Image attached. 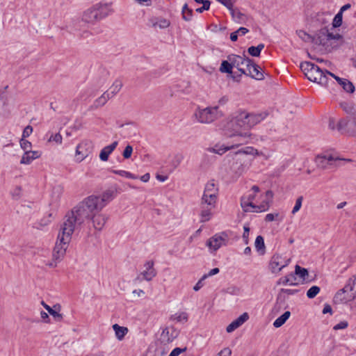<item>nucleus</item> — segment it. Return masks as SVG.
<instances>
[{"mask_svg": "<svg viewBox=\"0 0 356 356\" xmlns=\"http://www.w3.org/2000/svg\"><path fill=\"white\" fill-rule=\"evenodd\" d=\"M105 206L104 202H80L77 206L65 215V218H67L73 213V217L76 220L74 228L76 225L82 224L86 219L91 218L95 229L100 231L104 227L107 218L99 213Z\"/></svg>", "mask_w": 356, "mask_h": 356, "instance_id": "f257e3e1", "label": "nucleus"}, {"mask_svg": "<svg viewBox=\"0 0 356 356\" xmlns=\"http://www.w3.org/2000/svg\"><path fill=\"white\" fill-rule=\"evenodd\" d=\"M73 213L67 218H65L60 225L58 234L57 241L52 252V259L47 265L50 268H55L64 258L66 250L72 241V236L74 232V220Z\"/></svg>", "mask_w": 356, "mask_h": 356, "instance_id": "f03ea898", "label": "nucleus"}, {"mask_svg": "<svg viewBox=\"0 0 356 356\" xmlns=\"http://www.w3.org/2000/svg\"><path fill=\"white\" fill-rule=\"evenodd\" d=\"M356 288V274L348 279L344 287L339 290L334 296V304L341 305L353 301L356 298L355 293H349L348 291H353Z\"/></svg>", "mask_w": 356, "mask_h": 356, "instance_id": "7ed1b4c3", "label": "nucleus"}, {"mask_svg": "<svg viewBox=\"0 0 356 356\" xmlns=\"http://www.w3.org/2000/svg\"><path fill=\"white\" fill-rule=\"evenodd\" d=\"M342 161L350 162L351 159H341L332 154L318 155L315 159V163L318 168L332 170L339 167Z\"/></svg>", "mask_w": 356, "mask_h": 356, "instance_id": "20e7f679", "label": "nucleus"}, {"mask_svg": "<svg viewBox=\"0 0 356 356\" xmlns=\"http://www.w3.org/2000/svg\"><path fill=\"white\" fill-rule=\"evenodd\" d=\"M229 140V145L232 149L237 148L243 145L248 144L252 138V134L248 131H235L234 132H227L225 135Z\"/></svg>", "mask_w": 356, "mask_h": 356, "instance_id": "39448f33", "label": "nucleus"}, {"mask_svg": "<svg viewBox=\"0 0 356 356\" xmlns=\"http://www.w3.org/2000/svg\"><path fill=\"white\" fill-rule=\"evenodd\" d=\"M196 120L203 124H209L216 120L219 116L218 107H207L199 108L195 113Z\"/></svg>", "mask_w": 356, "mask_h": 356, "instance_id": "423d86ee", "label": "nucleus"}, {"mask_svg": "<svg viewBox=\"0 0 356 356\" xmlns=\"http://www.w3.org/2000/svg\"><path fill=\"white\" fill-rule=\"evenodd\" d=\"M234 163L232 168L239 175L246 172L251 165V160L242 154V151L238 150L233 155Z\"/></svg>", "mask_w": 356, "mask_h": 356, "instance_id": "0eeeda50", "label": "nucleus"}, {"mask_svg": "<svg viewBox=\"0 0 356 356\" xmlns=\"http://www.w3.org/2000/svg\"><path fill=\"white\" fill-rule=\"evenodd\" d=\"M337 127L341 134L356 137V113L346 118L341 119L338 122Z\"/></svg>", "mask_w": 356, "mask_h": 356, "instance_id": "6e6552de", "label": "nucleus"}, {"mask_svg": "<svg viewBox=\"0 0 356 356\" xmlns=\"http://www.w3.org/2000/svg\"><path fill=\"white\" fill-rule=\"evenodd\" d=\"M229 234L227 232H221L214 234L207 240L206 245L211 251H216L222 246L226 245L229 241Z\"/></svg>", "mask_w": 356, "mask_h": 356, "instance_id": "1a4fd4ad", "label": "nucleus"}, {"mask_svg": "<svg viewBox=\"0 0 356 356\" xmlns=\"http://www.w3.org/2000/svg\"><path fill=\"white\" fill-rule=\"evenodd\" d=\"M48 208L44 209L43 212L47 216H44L35 223L33 227L35 229H42L49 225L56 218L58 210L57 206L50 203L48 204Z\"/></svg>", "mask_w": 356, "mask_h": 356, "instance_id": "9d476101", "label": "nucleus"}, {"mask_svg": "<svg viewBox=\"0 0 356 356\" xmlns=\"http://www.w3.org/2000/svg\"><path fill=\"white\" fill-rule=\"evenodd\" d=\"M227 59L232 62L234 67H236L241 74H247L246 68L250 63V58L245 56L231 54L227 56Z\"/></svg>", "mask_w": 356, "mask_h": 356, "instance_id": "9b49d317", "label": "nucleus"}, {"mask_svg": "<svg viewBox=\"0 0 356 356\" xmlns=\"http://www.w3.org/2000/svg\"><path fill=\"white\" fill-rule=\"evenodd\" d=\"M290 262V259H286L281 254H274L269 264V268L272 273H277L287 266Z\"/></svg>", "mask_w": 356, "mask_h": 356, "instance_id": "f8f14e48", "label": "nucleus"}, {"mask_svg": "<svg viewBox=\"0 0 356 356\" xmlns=\"http://www.w3.org/2000/svg\"><path fill=\"white\" fill-rule=\"evenodd\" d=\"M241 206L245 212H263L267 211L270 205L268 202H241Z\"/></svg>", "mask_w": 356, "mask_h": 356, "instance_id": "ddd939ff", "label": "nucleus"}, {"mask_svg": "<svg viewBox=\"0 0 356 356\" xmlns=\"http://www.w3.org/2000/svg\"><path fill=\"white\" fill-rule=\"evenodd\" d=\"M326 71L327 70H321L318 65H314L307 78L311 81L316 82L321 85H325L327 81V75H328Z\"/></svg>", "mask_w": 356, "mask_h": 356, "instance_id": "4468645a", "label": "nucleus"}, {"mask_svg": "<svg viewBox=\"0 0 356 356\" xmlns=\"http://www.w3.org/2000/svg\"><path fill=\"white\" fill-rule=\"evenodd\" d=\"M184 156L181 153H177L173 155L169 154L163 162L166 164L168 174L172 172L182 162Z\"/></svg>", "mask_w": 356, "mask_h": 356, "instance_id": "2eb2a0df", "label": "nucleus"}, {"mask_svg": "<svg viewBox=\"0 0 356 356\" xmlns=\"http://www.w3.org/2000/svg\"><path fill=\"white\" fill-rule=\"evenodd\" d=\"M218 188L213 180L209 181L204 188L202 200H208V199H216L218 197Z\"/></svg>", "mask_w": 356, "mask_h": 356, "instance_id": "dca6fc26", "label": "nucleus"}, {"mask_svg": "<svg viewBox=\"0 0 356 356\" xmlns=\"http://www.w3.org/2000/svg\"><path fill=\"white\" fill-rule=\"evenodd\" d=\"M154 265V263L153 261H149L147 263H145V264L144 265L145 269L138 277V279L140 280H151L155 276Z\"/></svg>", "mask_w": 356, "mask_h": 356, "instance_id": "f3484780", "label": "nucleus"}, {"mask_svg": "<svg viewBox=\"0 0 356 356\" xmlns=\"http://www.w3.org/2000/svg\"><path fill=\"white\" fill-rule=\"evenodd\" d=\"M246 70L247 74L245 75H249L252 79L262 80L264 78L260 67L253 63L252 60H250V65L247 67Z\"/></svg>", "mask_w": 356, "mask_h": 356, "instance_id": "a211bd4d", "label": "nucleus"}, {"mask_svg": "<svg viewBox=\"0 0 356 356\" xmlns=\"http://www.w3.org/2000/svg\"><path fill=\"white\" fill-rule=\"evenodd\" d=\"M248 122V113L245 111L239 112L234 117V122L236 123L237 127H241V129H250Z\"/></svg>", "mask_w": 356, "mask_h": 356, "instance_id": "6ab92c4d", "label": "nucleus"}, {"mask_svg": "<svg viewBox=\"0 0 356 356\" xmlns=\"http://www.w3.org/2000/svg\"><path fill=\"white\" fill-rule=\"evenodd\" d=\"M179 335V331L173 327L165 328L161 334V340L164 343H170L176 339Z\"/></svg>", "mask_w": 356, "mask_h": 356, "instance_id": "aec40b11", "label": "nucleus"}, {"mask_svg": "<svg viewBox=\"0 0 356 356\" xmlns=\"http://www.w3.org/2000/svg\"><path fill=\"white\" fill-rule=\"evenodd\" d=\"M326 72L329 76L333 77L347 92L353 93L355 91V86L351 81L340 78L329 71H326Z\"/></svg>", "mask_w": 356, "mask_h": 356, "instance_id": "412c9836", "label": "nucleus"}, {"mask_svg": "<svg viewBox=\"0 0 356 356\" xmlns=\"http://www.w3.org/2000/svg\"><path fill=\"white\" fill-rule=\"evenodd\" d=\"M82 20L88 24H94L95 22L100 20L97 11L95 8L94 6L83 13Z\"/></svg>", "mask_w": 356, "mask_h": 356, "instance_id": "4be33fe9", "label": "nucleus"}, {"mask_svg": "<svg viewBox=\"0 0 356 356\" xmlns=\"http://www.w3.org/2000/svg\"><path fill=\"white\" fill-rule=\"evenodd\" d=\"M328 35V30L326 29H322L313 37L312 42L316 44L325 46L329 41Z\"/></svg>", "mask_w": 356, "mask_h": 356, "instance_id": "5701e85b", "label": "nucleus"}, {"mask_svg": "<svg viewBox=\"0 0 356 356\" xmlns=\"http://www.w3.org/2000/svg\"><path fill=\"white\" fill-rule=\"evenodd\" d=\"M8 97L4 90H0V113L4 117H8L10 110L8 108Z\"/></svg>", "mask_w": 356, "mask_h": 356, "instance_id": "b1692460", "label": "nucleus"}, {"mask_svg": "<svg viewBox=\"0 0 356 356\" xmlns=\"http://www.w3.org/2000/svg\"><path fill=\"white\" fill-rule=\"evenodd\" d=\"M249 318L248 313L245 312L232 321L226 328V331L229 333L233 332L241 325H243Z\"/></svg>", "mask_w": 356, "mask_h": 356, "instance_id": "393cba45", "label": "nucleus"}, {"mask_svg": "<svg viewBox=\"0 0 356 356\" xmlns=\"http://www.w3.org/2000/svg\"><path fill=\"white\" fill-rule=\"evenodd\" d=\"M267 116L266 113H248V120L250 129L264 120Z\"/></svg>", "mask_w": 356, "mask_h": 356, "instance_id": "a878e982", "label": "nucleus"}, {"mask_svg": "<svg viewBox=\"0 0 356 356\" xmlns=\"http://www.w3.org/2000/svg\"><path fill=\"white\" fill-rule=\"evenodd\" d=\"M41 152L39 151H28L23 154L20 163L30 164L34 159L40 157Z\"/></svg>", "mask_w": 356, "mask_h": 356, "instance_id": "bb28decb", "label": "nucleus"}, {"mask_svg": "<svg viewBox=\"0 0 356 356\" xmlns=\"http://www.w3.org/2000/svg\"><path fill=\"white\" fill-rule=\"evenodd\" d=\"M214 207V202H203L202 204V221L205 222L209 220L210 210Z\"/></svg>", "mask_w": 356, "mask_h": 356, "instance_id": "cd10ccee", "label": "nucleus"}, {"mask_svg": "<svg viewBox=\"0 0 356 356\" xmlns=\"http://www.w3.org/2000/svg\"><path fill=\"white\" fill-rule=\"evenodd\" d=\"M94 7L97 10L100 19L107 17L112 12L109 5L106 3H97L95 5Z\"/></svg>", "mask_w": 356, "mask_h": 356, "instance_id": "c85d7f7f", "label": "nucleus"}, {"mask_svg": "<svg viewBox=\"0 0 356 356\" xmlns=\"http://www.w3.org/2000/svg\"><path fill=\"white\" fill-rule=\"evenodd\" d=\"M118 143L114 141L111 145L104 147L100 152L99 158L103 161H106L108 159L109 154L116 148Z\"/></svg>", "mask_w": 356, "mask_h": 356, "instance_id": "c756f323", "label": "nucleus"}, {"mask_svg": "<svg viewBox=\"0 0 356 356\" xmlns=\"http://www.w3.org/2000/svg\"><path fill=\"white\" fill-rule=\"evenodd\" d=\"M112 327L115 332L116 338L119 341H122L129 332V330L127 327L120 326L117 323L113 325Z\"/></svg>", "mask_w": 356, "mask_h": 356, "instance_id": "7c9ffc66", "label": "nucleus"}, {"mask_svg": "<svg viewBox=\"0 0 356 356\" xmlns=\"http://www.w3.org/2000/svg\"><path fill=\"white\" fill-rule=\"evenodd\" d=\"M232 149L230 145H229V143H223V144H220V143H218V144H216L211 149V152H213L215 154H220V155H222L223 154H225L226 152H227L228 150H230Z\"/></svg>", "mask_w": 356, "mask_h": 356, "instance_id": "2f4dec72", "label": "nucleus"}, {"mask_svg": "<svg viewBox=\"0 0 356 356\" xmlns=\"http://www.w3.org/2000/svg\"><path fill=\"white\" fill-rule=\"evenodd\" d=\"M296 277L295 275H293V273H291L286 276L281 277L278 280L277 284L295 286V285H297V283L296 282Z\"/></svg>", "mask_w": 356, "mask_h": 356, "instance_id": "473e14b6", "label": "nucleus"}, {"mask_svg": "<svg viewBox=\"0 0 356 356\" xmlns=\"http://www.w3.org/2000/svg\"><path fill=\"white\" fill-rule=\"evenodd\" d=\"M188 314L184 312H178L171 316L170 320L177 323H185L188 321Z\"/></svg>", "mask_w": 356, "mask_h": 356, "instance_id": "72a5a7b5", "label": "nucleus"}, {"mask_svg": "<svg viewBox=\"0 0 356 356\" xmlns=\"http://www.w3.org/2000/svg\"><path fill=\"white\" fill-rule=\"evenodd\" d=\"M290 316H291V312L289 311L285 312L282 315H281L280 317H278L273 322V326L277 328L281 327L289 319Z\"/></svg>", "mask_w": 356, "mask_h": 356, "instance_id": "f704fd0d", "label": "nucleus"}, {"mask_svg": "<svg viewBox=\"0 0 356 356\" xmlns=\"http://www.w3.org/2000/svg\"><path fill=\"white\" fill-rule=\"evenodd\" d=\"M234 118L228 121L225 126L224 131L225 135L227 134V132H234L235 131H241V127H237L236 123L234 122Z\"/></svg>", "mask_w": 356, "mask_h": 356, "instance_id": "c9c22d12", "label": "nucleus"}, {"mask_svg": "<svg viewBox=\"0 0 356 356\" xmlns=\"http://www.w3.org/2000/svg\"><path fill=\"white\" fill-rule=\"evenodd\" d=\"M233 67L234 66L232 65V62L227 59V60H222L220 67V71L222 73L232 74Z\"/></svg>", "mask_w": 356, "mask_h": 356, "instance_id": "e433bc0d", "label": "nucleus"}, {"mask_svg": "<svg viewBox=\"0 0 356 356\" xmlns=\"http://www.w3.org/2000/svg\"><path fill=\"white\" fill-rule=\"evenodd\" d=\"M264 48V44H259L257 47L251 46L248 48V53L252 56H259L261 50Z\"/></svg>", "mask_w": 356, "mask_h": 356, "instance_id": "4c0bfd02", "label": "nucleus"}, {"mask_svg": "<svg viewBox=\"0 0 356 356\" xmlns=\"http://www.w3.org/2000/svg\"><path fill=\"white\" fill-rule=\"evenodd\" d=\"M106 102L104 96L101 95L99 97L95 100L94 103L90 106L88 109L90 111H94L101 106H103L106 104Z\"/></svg>", "mask_w": 356, "mask_h": 356, "instance_id": "58836bf2", "label": "nucleus"}, {"mask_svg": "<svg viewBox=\"0 0 356 356\" xmlns=\"http://www.w3.org/2000/svg\"><path fill=\"white\" fill-rule=\"evenodd\" d=\"M86 145V144H85V145ZM83 145H84V143H81L79 145H78L76 147V155L77 156L76 159L79 160V161H83L88 156L87 152H83L82 150Z\"/></svg>", "mask_w": 356, "mask_h": 356, "instance_id": "ea45409f", "label": "nucleus"}, {"mask_svg": "<svg viewBox=\"0 0 356 356\" xmlns=\"http://www.w3.org/2000/svg\"><path fill=\"white\" fill-rule=\"evenodd\" d=\"M260 192V189L257 186H253L251 189L248 192L245 197L247 200H254L257 197V194Z\"/></svg>", "mask_w": 356, "mask_h": 356, "instance_id": "a19ab883", "label": "nucleus"}, {"mask_svg": "<svg viewBox=\"0 0 356 356\" xmlns=\"http://www.w3.org/2000/svg\"><path fill=\"white\" fill-rule=\"evenodd\" d=\"M295 274L300 276L303 280H306L309 275L308 270L298 265H296L295 267Z\"/></svg>", "mask_w": 356, "mask_h": 356, "instance_id": "79ce46f5", "label": "nucleus"}, {"mask_svg": "<svg viewBox=\"0 0 356 356\" xmlns=\"http://www.w3.org/2000/svg\"><path fill=\"white\" fill-rule=\"evenodd\" d=\"M122 86V81L115 80L110 88L111 96H115L121 90Z\"/></svg>", "mask_w": 356, "mask_h": 356, "instance_id": "37998d69", "label": "nucleus"}, {"mask_svg": "<svg viewBox=\"0 0 356 356\" xmlns=\"http://www.w3.org/2000/svg\"><path fill=\"white\" fill-rule=\"evenodd\" d=\"M315 64L311 62H303L300 64V69L307 77L309 73L311 72L312 69L314 67Z\"/></svg>", "mask_w": 356, "mask_h": 356, "instance_id": "c03bdc74", "label": "nucleus"}, {"mask_svg": "<svg viewBox=\"0 0 356 356\" xmlns=\"http://www.w3.org/2000/svg\"><path fill=\"white\" fill-rule=\"evenodd\" d=\"M193 10L188 8L187 3H185L182 8V17L186 21H190L192 18Z\"/></svg>", "mask_w": 356, "mask_h": 356, "instance_id": "a18cd8bd", "label": "nucleus"}, {"mask_svg": "<svg viewBox=\"0 0 356 356\" xmlns=\"http://www.w3.org/2000/svg\"><path fill=\"white\" fill-rule=\"evenodd\" d=\"M241 150L242 151V154H243L245 156H246L248 154L256 155V156L260 155L258 150L257 149L254 148L253 147H246L244 149H241Z\"/></svg>", "mask_w": 356, "mask_h": 356, "instance_id": "49530a36", "label": "nucleus"}, {"mask_svg": "<svg viewBox=\"0 0 356 356\" xmlns=\"http://www.w3.org/2000/svg\"><path fill=\"white\" fill-rule=\"evenodd\" d=\"M320 287L317 286H312L307 292V296L309 298H314L320 292Z\"/></svg>", "mask_w": 356, "mask_h": 356, "instance_id": "de8ad7c7", "label": "nucleus"}, {"mask_svg": "<svg viewBox=\"0 0 356 356\" xmlns=\"http://www.w3.org/2000/svg\"><path fill=\"white\" fill-rule=\"evenodd\" d=\"M117 191L114 189H108L106 191L101 200H106V199L109 198H115L116 197Z\"/></svg>", "mask_w": 356, "mask_h": 356, "instance_id": "09e8293b", "label": "nucleus"}, {"mask_svg": "<svg viewBox=\"0 0 356 356\" xmlns=\"http://www.w3.org/2000/svg\"><path fill=\"white\" fill-rule=\"evenodd\" d=\"M255 248L259 251L265 248L264 238L258 236L255 240Z\"/></svg>", "mask_w": 356, "mask_h": 356, "instance_id": "8fccbe9b", "label": "nucleus"}, {"mask_svg": "<svg viewBox=\"0 0 356 356\" xmlns=\"http://www.w3.org/2000/svg\"><path fill=\"white\" fill-rule=\"evenodd\" d=\"M20 146L24 150L25 152L28 151H31V143L25 138H22L20 140Z\"/></svg>", "mask_w": 356, "mask_h": 356, "instance_id": "3c124183", "label": "nucleus"}, {"mask_svg": "<svg viewBox=\"0 0 356 356\" xmlns=\"http://www.w3.org/2000/svg\"><path fill=\"white\" fill-rule=\"evenodd\" d=\"M342 24V14L341 13H338L335 17H334L332 22V26L334 28L339 27Z\"/></svg>", "mask_w": 356, "mask_h": 356, "instance_id": "603ef678", "label": "nucleus"}, {"mask_svg": "<svg viewBox=\"0 0 356 356\" xmlns=\"http://www.w3.org/2000/svg\"><path fill=\"white\" fill-rule=\"evenodd\" d=\"M297 33L299 38H301L305 42H312L313 37L307 34L305 31H299L297 32Z\"/></svg>", "mask_w": 356, "mask_h": 356, "instance_id": "864d4df0", "label": "nucleus"}, {"mask_svg": "<svg viewBox=\"0 0 356 356\" xmlns=\"http://www.w3.org/2000/svg\"><path fill=\"white\" fill-rule=\"evenodd\" d=\"M170 24V20L165 18H159L157 21V25H159L161 29L168 28Z\"/></svg>", "mask_w": 356, "mask_h": 356, "instance_id": "5fc2aeb1", "label": "nucleus"}, {"mask_svg": "<svg viewBox=\"0 0 356 356\" xmlns=\"http://www.w3.org/2000/svg\"><path fill=\"white\" fill-rule=\"evenodd\" d=\"M49 314L51 315L56 321H61L63 319V315L60 314L58 312L56 311L54 308H52L49 312Z\"/></svg>", "mask_w": 356, "mask_h": 356, "instance_id": "6e6d98bb", "label": "nucleus"}, {"mask_svg": "<svg viewBox=\"0 0 356 356\" xmlns=\"http://www.w3.org/2000/svg\"><path fill=\"white\" fill-rule=\"evenodd\" d=\"M132 152H133L132 146L128 145L127 146H126V147L124 148V149L123 151V153H122L123 157L124 159H129L131 156Z\"/></svg>", "mask_w": 356, "mask_h": 356, "instance_id": "4d7b16f0", "label": "nucleus"}, {"mask_svg": "<svg viewBox=\"0 0 356 356\" xmlns=\"http://www.w3.org/2000/svg\"><path fill=\"white\" fill-rule=\"evenodd\" d=\"M276 219L282 220V218H280V214L278 213H268L265 218L266 221H268V222H272Z\"/></svg>", "mask_w": 356, "mask_h": 356, "instance_id": "13d9d810", "label": "nucleus"}, {"mask_svg": "<svg viewBox=\"0 0 356 356\" xmlns=\"http://www.w3.org/2000/svg\"><path fill=\"white\" fill-rule=\"evenodd\" d=\"M54 141L58 144L62 143V136L58 133L54 135H51L50 138H49V142Z\"/></svg>", "mask_w": 356, "mask_h": 356, "instance_id": "bf43d9fd", "label": "nucleus"}, {"mask_svg": "<svg viewBox=\"0 0 356 356\" xmlns=\"http://www.w3.org/2000/svg\"><path fill=\"white\" fill-rule=\"evenodd\" d=\"M186 349V347L184 348H175L172 350L168 356H179L181 353H184Z\"/></svg>", "mask_w": 356, "mask_h": 356, "instance_id": "052dcab7", "label": "nucleus"}, {"mask_svg": "<svg viewBox=\"0 0 356 356\" xmlns=\"http://www.w3.org/2000/svg\"><path fill=\"white\" fill-rule=\"evenodd\" d=\"M348 326V323L346 321H343L337 323L333 327L334 330L346 329Z\"/></svg>", "mask_w": 356, "mask_h": 356, "instance_id": "680f3d73", "label": "nucleus"}, {"mask_svg": "<svg viewBox=\"0 0 356 356\" xmlns=\"http://www.w3.org/2000/svg\"><path fill=\"white\" fill-rule=\"evenodd\" d=\"M202 4H203V6L202 7L196 9V12L201 13L204 10H207L209 9V7H210V1H209L205 0Z\"/></svg>", "mask_w": 356, "mask_h": 356, "instance_id": "e2e57ef3", "label": "nucleus"}, {"mask_svg": "<svg viewBox=\"0 0 356 356\" xmlns=\"http://www.w3.org/2000/svg\"><path fill=\"white\" fill-rule=\"evenodd\" d=\"M33 132V127L31 125L26 126L22 133V138L29 137Z\"/></svg>", "mask_w": 356, "mask_h": 356, "instance_id": "0e129e2a", "label": "nucleus"}, {"mask_svg": "<svg viewBox=\"0 0 356 356\" xmlns=\"http://www.w3.org/2000/svg\"><path fill=\"white\" fill-rule=\"evenodd\" d=\"M164 175H158L157 174V180L161 182H164L168 179V175L170 174H168L167 168H165L163 171Z\"/></svg>", "mask_w": 356, "mask_h": 356, "instance_id": "69168bd1", "label": "nucleus"}, {"mask_svg": "<svg viewBox=\"0 0 356 356\" xmlns=\"http://www.w3.org/2000/svg\"><path fill=\"white\" fill-rule=\"evenodd\" d=\"M231 349L229 348H225L218 353V356H231Z\"/></svg>", "mask_w": 356, "mask_h": 356, "instance_id": "338daca9", "label": "nucleus"}, {"mask_svg": "<svg viewBox=\"0 0 356 356\" xmlns=\"http://www.w3.org/2000/svg\"><path fill=\"white\" fill-rule=\"evenodd\" d=\"M220 270L218 268H214L211 269L207 274L203 275V279H207L208 277L216 275L219 273Z\"/></svg>", "mask_w": 356, "mask_h": 356, "instance_id": "774afa93", "label": "nucleus"}]
</instances>
